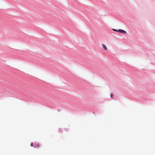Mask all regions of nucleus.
<instances>
[{
  "mask_svg": "<svg viewBox=\"0 0 155 155\" xmlns=\"http://www.w3.org/2000/svg\"><path fill=\"white\" fill-rule=\"evenodd\" d=\"M117 32L124 35H126L127 34V32L125 31L120 29L117 30Z\"/></svg>",
  "mask_w": 155,
  "mask_h": 155,
  "instance_id": "f257e3e1",
  "label": "nucleus"
},
{
  "mask_svg": "<svg viewBox=\"0 0 155 155\" xmlns=\"http://www.w3.org/2000/svg\"><path fill=\"white\" fill-rule=\"evenodd\" d=\"M30 145L31 147H32L34 146V143H33V142L31 143Z\"/></svg>",
  "mask_w": 155,
  "mask_h": 155,
  "instance_id": "423d86ee",
  "label": "nucleus"
},
{
  "mask_svg": "<svg viewBox=\"0 0 155 155\" xmlns=\"http://www.w3.org/2000/svg\"><path fill=\"white\" fill-rule=\"evenodd\" d=\"M93 113L95 115V113L94 111L93 112Z\"/></svg>",
  "mask_w": 155,
  "mask_h": 155,
  "instance_id": "1a4fd4ad",
  "label": "nucleus"
},
{
  "mask_svg": "<svg viewBox=\"0 0 155 155\" xmlns=\"http://www.w3.org/2000/svg\"><path fill=\"white\" fill-rule=\"evenodd\" d=\"M61 130H62V129L61 128H60L58 129V131L59 132H61Z\"/></svg>",
  "mask_w": 155,
  "mask_h": 155,
  "instance_id": "39448f33",
  "label": "nucleus"
},
{
  "mask_svg": "<svg viewBox=\"0 0 155 155\" xmlns=\"http://www.w3.org/2000/svg\"><path fill=\"white\" fill-rule=\"evenodd\" d=\"M112 30L114 31H117V30L116 29H112Z\"/></svg>",
  "mask_w": 155,
  "mask_h": 155,
  "instance_id": "0eeeda50",
  "label": "nucleus"
},
{
  "mask_svg": "<svg viewBox=\"0 0 155 155\" xmlns=\"http://www.w3.org/2000/svg\"><path fill=\"white\" fill-rule=\"evenodd\" d=\"M110 98H112L114 97V95L113 94L111 93L110 94Z\"/></svg>",
  "mask_w": 155,
  "mask_h": 155,
  "instance_id": "20e7f679",
  "label": "nucleus"
},
{
  "mask_svg": "<svg viewBox=\"0 0 155 155\" xmlns=\"http://www.w3.org/2000/svg\"><path fill=\"white\" fill-rule=\"evenodd\" d=\"M102 47H103V48H104V49L105 50H107V48L106 45L103 44H102Z\"/></svg>",
  "mask_w": 155,
  "mask_h": 155,
  "instance_id": "f03ea898",
  "label": "nucleus"
},
{
  "mask_svg": "<svg viewBox=\"0 0 155 155\" xmlns=\"http://www.w3.org/2000/svg\"><path fill=\"white\" fill-rule=\"evenodd\" d=\"M40 145V144L38 143H35V147H38Z\"/></svg>",
  "mask_w": 155,
  "mask_h": 155,
  "instance_id": "7ed1b4c3",
  "label": "nucleus"
},
{
  "mask_svg": "<svg viewBox=\"0 0 155 155\" xmlns=\"http://www.w3.org/2000/svg\"><path fill=\"white\" fill-rule=\"evenodd\" d=\"M58 111H59V110L58 109Z\"/></svg>",
  "mask_w": 155,
  "mask_h": 155,
  "instance_id": "9d476101",
  "label": "nucleus"
},
{
  "mask_svg": "<svg viewBox=\"0 0 155 155\" xmlns=\"http://www.w3.org/2000/svg\"><path fill=\"white\" fill-rule=\"evenodd\" d=\"M64 130H66V131H67L68 130V128H65L64 129Z\"/></svg>",
  "mask_w": 155,
  "mask_h": 155,
  "instance_id": "6e6552de",
  "label": "nucleus"
}]
</instances>
